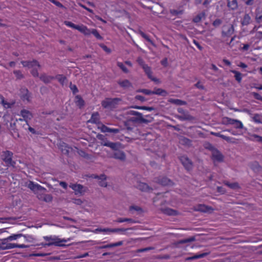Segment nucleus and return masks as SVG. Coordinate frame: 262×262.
<instances>
[{
  "label": "nucleus",
  "mask_w": 262,
  "mask_h": 262,
  "mask_svg": "<svg viewBox=\"0 0 262 262\" xmlns=\"http://www.w3.org/2000/svg\"><path fill=\"white\" fill-rule=\"evenodd\" d=\"M138 188L143 191H147L149 190L148 186L144 183H140L138 185Z\"/></svg>",
  "instance_id": "473e14b6"
},
{
  "label": "nucleus",
  "mask_w": 262,
  "mask_h": 262,
  "mask_svg": "<svg viewBox=\"0 0 262 262\" xmlns=\"http://www.w3.org/2000/svg\"><path fill=\"white\" fill-rule=\"evenodd\" d=\"M224 140H226L227 142L230 143L237 144L238 143L237 139L232 138V137L226 136H225V137L224 138Z\"/></svg>",
  "instance_id": "4c0bfd02"
},
{
  "label": "nucleus",
  "mask_w": 262,
  "mask_h": 262,
  "mask_svg": "<svg viewBox=\"0 0 262 262\" xmlns=\"http://www.w3.org/2000/svg\"><path fill=\"white\" fill-rule=\"evenodd\" d=\"M69 186L75 191L76 195H83L88 190L87 188L80 184H71Z\"/></svg>",
  "instance_id": "0eeeda50"
},
{
  "label": "nucleus",
  "mask_w": 262,
  "mask_h": 262,
  "mask_svg": "<svg viewBox=\"0 0 262 262\" xmlns=\"http://www.w3.org/2000/svg\"><path fill=\"white\" fill-rule=\"evenodd\" d=\"M13 73L15 75L17 79H20L23 78V75L21 72L19 70H15L13 71Z\"/></svg>",
  "instance_id": "09e8293b"
},
{
  "label": "nucleus",
  "mask_w": 262,
  "mask_h": 262,
  "mask_svg": "<svg viewBox=\"0 0 262 262\" xmlns=\"http://www.w3.org/2000/svg\"><path fill=\"white\" fill-rule=\"evenodd\" d=\"M20 97L24 100L29 101L30 100V95L29 94L28 91L27 89L25 88H23L20 90Z\"/></svg>",
  "instance_id": "412c9836"
},
{
  "label": "nucleus",
  "mask_w": 262,
  "mask_h": 262,
  "mask_svg": "<svg viewBox=\"0 0 262 262\" xmlns=\"http://www.w3.org/2000/svg\"><path fill=\"white\" fill-rule=\"evenodd\" d=\"M75 102L76 104L80 107H82L84 105V101L79 96H76L75 97Z\"/></svg>",
  "instance_id": "c9c22d12"
},
{
  "label": "nucleus",
  "mask_w": 262,
  "mask_h": 262,
  "mask_svg": "<svg viewBox=\"0 0 262 262\" xmlns=\"http://www.w3.org/2000/svg\"><path fill=\"white\" fill-rule=\"evenodd\" d=\"M137 61L139 63V64L142 66V68H143L144 66L147 65L144 63L143 60L141 57H138L137 60Z\"/></svg>",
  "instance_id": "680f3d73"
},
{
  "label": "nucleus",
  "mask_w": 262,
  "mask_h": 262,
  "mask_svg": "<svg viewBox=\"0 0 262 262\" xmlns=\"http://www.w3.org/2000/svg\"><path fill=\"white\" fill-rule=\"evenodd\" d=\"M39 199L42 200L46 202H50L52 200V196L50 194H45L43 197L39 198Z\"/></svg>",
  "instance_id": "a19ab883"
},
{
  "label": "nucleus",
  "mask_w": 262,
  "mask_h": 262,
  "mask_svg": "<svg viewBox=\"0 0 262 262\" xmlns=\"http://www.w3.org/2000/svg\"><path fill=\"white\" fill-rule=\"evenodd\" d=\"M231 72L235 74V78L238 82H240L242 80V74L235 70H232Z\"/></svg>",
  "instance_id": "ea45409f"
},
{
  "label": "nucleus",
  "mask_w": 262,
  "mask_h": 262,
  "mask_svg": "<svg viewBox=\"0 0 262 262\" xmlns=\"http://www.w3.org/2000/svg\"><path fill=\"white\" fill-rule=\"evenodd\" d=\"M95 179H98L99 184L102 187H106L107 185L106 181V177L104 174H101L100 176H96L94 177Z\"/></svg>",
  "instance_id": "dca6fc26"
},
{
  "label": "nucleus",
  "mask_w": 262,
  "mask_h": 262,
  "mask_svg": "<svg viewBox=\"0 0 262 262\" xmlns=\"http://www.w3.org/2000/svg\"><path fill=\"white\" fill-rule=\"evenodd\" d=\"M145 73L147 75L149 78H150L151 80L154 81H158V79L154 77L152 75V71L151 70V69L149 67H148L147 65L144 66L143 68Z\"/></svg>",
  "instance_id": "aec40b11"
},
{
  "label": "nucleus",
  "mask_w": 262,
  "mask_h": 262,
  "mask_svg": "<svg viewBox=\"0 0 262 262\" xmlns=\"http://www.w3.org/2000/svg\"><path fill=\"white\" fill-rule=\"evenodd\" d=\"M258 28L255 27L253 30L251 31V33H253L256 32L255 37L257 39H262V31H258Z\"/></svg>",
  "instance_id": "7c9ffc66"
},
{
  "label": "nucleus",
  "mask_w": 262,
  "mask_h": 262,
  "mask_svg": "<svg viewBox=\"0 0 262 262\" xmlns=\"http://www.w3.org/2000/svg\"><path fill=\"white\" fill-rule=\"evenodd\" d=\"M235 38V36L232 37L231 38L230 42L227 43L228 45L229 46V47L230 48H232L233 47H234L236 43H237V41H236V42H234Z\"/></svg>",
  "instance_id": "603ef678"
},
{
  "label": "nucleus",
  "mask_w": 262,
  "mask_h": 262,
  "mask_svg": "<svg viewBox=\"0 0 262 262\" xmlns=\"http://www.w3.org/2000/svg\"><path fill=\"white\" fill-rule=\"evenodd\" d=\"M40 79L45 83H48L50 82L54 79V77L51 76L43 74L40 76Z\"/></svg>",
  "instance_id": "bb28decb"
},
{
  "label": "nucleus",
  "mask_w": 262,
  "mask_h": 262,
  "mask_svg": "<svg viewBox=\"0 0 262 262\" xmlns=\"http://www.w3.org/2000/svg\"><path fill=\"white\" fill-rule=\"evenodd\" d=\"M116 221L118 223H123L124 222H134L132 219L127 218H119Z\"/></svg>",
  "instance_id": "3c124183"
},
{
  "label": "nucleus",
  "mask_w": 262,
  "mask_h": 262,
  "mask_svg": "<svg viewBox=\"0 0 262 262\" xmlns=\"http://www.w3.org/2000/svg\"><path fill=\"white\" fill-rule=\"evenodd\" d=\"M228 6L232 10H235L237 8V3L236 0H228Z\"/></svg>",
  "instance_id": "c756f323"
},
{
  "label": "nucleus",
  "mask_w": 262,
  "mask_h": 262,
  "mask_svg": "<svg viewBox=\"0 0 262 262\" xmlns=\"http://www.w3.org/2000/svg\"><path fill=\"white\" fill-rule=\"evenodd\" d=\"M64 24L69 27L77 30L83 34H88V27L83 25H76L69 21H64Z\"/></svg>",
  "instance_id": "39448f33"
},
{
  "label": "nucleus",
  "mask_w": 262,
  "mask_h": 262,
  "mask_svg": "<svg viewBox=\"0 0 262 262\" xmlns=\"http://www.w3.org/2000/svg\"><path fill=\"white\" fill-rule=\"evenodd\" d=\"M88 34H83L84 35H90L91 34H93L97 39H102V36L99 34L98 32L96 29H90L88 28Z\"/></svg>",
  "instance_id": "4be33fe9"
},
{
  "label": "nucleus",
  "mask_w": 262,
  "mask_h": 262,
  "mask_svg": "<svg viewBox=\"0 0 262 262\" xmlns=\"http://www.w3.org/2000/svg\"><path fill=\"white\" fill-rule=\"evenodd\" d=\"M159 183L162 185H170L172 184V182L166 178H163L159 181Z\"/></svg>",
  "instance_id": "e433bc0d"
},
{
  "label": "nucleus",
  "mask_w": 262,
  "mask_h": 262,
  "mask_svg": "<svg viewBox=\"0 0 262 262\" xmlns=\"http://www.w3.org/2000/svg\"><path fill=\"white\" fill-rule=\"evenodd\" d=\"M249 139L254 142L262 143V137L256 134H249Z\"/></svg>",
  "instance_id": "393cba45"
},
{
  "label": "nucleus",
  "mask_w": 262,
  "mask_h": 262,
  "mask_svg": "<svg viewBox=\"0 0 262 262\" xmlns=\"http://www.w3.org/2000/svg\"><path fill=\"white\" fill-rule=\"evenodd\" d=\"M221 24V20L219 19H217L215 20L213 23V25L215 27H217V26H220Z\"/></svg>",
  "instance_id": "774afa93"
},
{
  "label": "nucleus",
  "mask_w": 262,
  "mask_h": 262,
  "mask_svg": "<svg viewBox=\"0 0 262 262\" xmlns=\"http://www.w3.org/2000/svg\"><path fill=\"white\" fill-rule=\"evenodd\" d=\"M161 211L163 213L169 215H175L177 214L176 210L169 208H163Z\"/></svg>",
  "instance_id": "b1692460"
},
{
  "label": "nucleus",
  "mask_w": 262,
  "mask_h": 262,
  "mask_svg": "<svg viewBox=\"0 0 262 262\" xmlns=\"http://www.w3.org/2000/svg\"><path fill=\"white\" fill-rule=\"evenodd\" d=\"M128 114L132 115L137 116L139 117H141L142 116V114L138 112L134 111H130L128 112Z\"/></svg>",
  "instance_id": "4d7b16f0"
},
{
  "label": "nucleus",
  "mask_w": 262,
  "mask_h": 262,
  "mask_svg": "<svg viewBox=\"0 0 262 262\" xmlns=\"http://www.w3.org/2000/svg\"><path fill=\"white\" fill-rule=\"evenodd\" d=\"M59 147L62 152L65 155L69 154L72 150V148L64 142L60 143L59 144Z\"/></svg>",
  "instance_id": "2eb2a0df"
},
{
  "label": "nucleus",
  "mask_w": 262,
  "mask_h": 262,
  "mask_svg": "<svg viewBox=\"0 0 262 262\" xmlns=\"http://www.w3.org/2000/svg\"><path fill=\"white\" fill-rule=\"evenodd\" d=\"M252 95L254 97V98H256V99L262 101V97L260 95H259L258 93L253 92V93H252Z\"/></svg>",
  "instance_id": "338daca9"
},
{
  "label": "nucleus",
  "mask_w": 262,
  "mask_h": 262,
  "mask_svg": "<svg viewBox=\"0 0 262 262\" xmlns=\"http://www.w3.org/2000/svg\"><path fill=\"white\" fill-rule=\"evenodd\" d=\"M114 157L117 159L124 160L125 159V155L123 151H117L115 152V154L114 155Z\"/></svg>",
  "instance_id": "a878e982"
},
{
  "label": "nucleus",
  "mask_w": 262,
  "mask_h": 262,
  "mask_svg": "<svg viewBox=\"0 0 262 262\" xmlns=\"http://www.w3.org/2000/svg\"><path fill=\"white\" fill-rule=\"evenodd\" d=\"M49 1H50L51 3H53L54 4H55L56 6H57L58 7L62 8H64V6L62 5V4L59 2H57L55 0H49Z\"/></svg>",
  "instance_id": "13d9d810"
},
{
  "label": "nucleus",
  "mask_w": 262,
  "mask_h": 262,
  "mask_svg": "<svg viewBox=\"0 0 262 262\" xmlns=\"http://www.w3.org/2000/svg\"><path fill=\"white\" fill-rule=\"evenodd\" d=\"M224 183L231 189H236L239 188V185L237 183H230L228 182H225Z\"/></svg>",
  "instance_id": "58836bf2"
},
{
  "label": "nucleus",
  "mask_w": 262,
  "mask_h": 262,
  "mask_svg": "<svg viewBox=\"0 0 262 262\" xmlns=\"http://www.w3.org/2000/svg\"><path fill=\"white\" fill-rule=\"evenodd\" d=\"M20 114L26 122V125L28 126V121L32 118V114L29 111L26 110H21Z\"/></svg>",
  "instance_id": "4468645a"
},
{
  "label": "nucleus",
  "mask_w": 262,
  "mask_h": 262,
  "mask_svg": "<svg viewBox=\"0 0 262 262\" xmlns=\"http://www.w3.org/2000/svg\"><path fill=\"white\" fill-rule=\"evenodd\" d=\"M101 145L110 147L114 150H117L120 148V144L118 143H114L110 141L102 143Z\"/></svg>",
  "instance_id": "f3484780"
},
{
  "label": "nucleus",
  "mask_w": 262,
  "mask_h": 262,
  "mask_svg": "<svg viewBox=\"0 0 262 262\" xmlns=\"http://www.w3.org/2000/svg\"><path fill=\"white\" fill-rule=\"evenodd\" d=\"M234 29L231 24H226L223 26L222 35L223 37H229L233 34Z\"/></svg>",
  "instance_id": "1a4fd4ad"
},
{
  "label": "nucleus",
  "mask_w": 262,
  "mask_h": 262,
  "mask_svg": "<svg viewBox=\"0 0 262 262\" xmlns=\"http://www.w3.org/2000/svg\"><path fill=\"white\" fill-rule=\"evenodd\" d=\"M205 17L204 13L198 14L196 17L193 18V21L195 23H198L201 20V19Z\"/></svg>",
  "instance_id": "49530a36"
},
{
  "label": "nucleus",
  "mask_w": 262,
  "mask_h": 262,
  "mask_svg": "<svg viewBox=\"0 0 262 262\" xmlns=\"http://www.w3.org/2000/svg\"><path fill=\"white\" fill-rule=\"evenodd\" d=\"M252 120L253 122L258 124H262V115L259 114H254L252 115Z\"/></svg>",
  "instance_id": "5701e85b"
},
{
  "label": "nucleus",
  "mask_w": 262,
  "mask_h": 262,
  "mask_svg": "<svg viewBox=\"0 0 262 262\" xmlns=\"http://www.w3.org/2000/svg\"><path fill=\"white\" fill-rule=\"evenodd\" d=\"M27 187L32 190L34 192L37 193L38 191H44L46 189L38 184L34 183L30 181L27 184Z\"/></svg>",
  "instance_id": "9b49d317"
},
{
  "label": "nucleus",
  "mask_w": 262,
  "mask_h": 262,
  "mask_svg": "<svg viewBox=\"0 0 262 262\" xmlns=\"http://www.w3.org/2000/svg\"><path fill=\"white\" fill-rule=\"evenodd\" d=\"M255 19L257 22L262 21V14H259L258 12L256 13Z\"/></svg>",
  "instance_id": "bf43d9fd"
},
{
  "label": "nucleus",
  "mask_w": 262,
  "mask_h": 262,
  "mask_svg": "<svg viewBox=\"0 0 262 262\" xmlns=\"http://www.w3.org/2000/svg\"><path fill=\"white\" fill-rule=\"evenodd\" d=\"M13 249V243H10L7 238L0 239V250Z\"/></svg>",
  "instance_id": "9d476101"
},
{
  "label": "nucleus",
  "mask_w": 262,
  "mask_h": 262,
  "mask_svg": "<svg viewBox=\"0 0 262 262\" xmlns=\"http://www.w3.org/2000/svg\"><path fill=\"white\" fill-rule=\"evenodd\" d=\"M180 160L186 169L190 170L192 168V163L187 157L185 156H181Z\"/></svg>",
  "instance_id": "ddd939ff"
},
{
  "label": "nucleus",
  "mask_w": 262,
  "mask_h": 262,
  "mask_svg": "<svg viewBox=\"0 0 262 262\" xmlns=\"http://www.w3.org/2000/svg\"><path fill=\"white\" fill-rule=\"evenodd\" d=\"M152 93L153 94H157L159 95H165L166 94V91L161 89H157L152 91Z\"/></svg>",
  "instance_id": "37998d69"
},
{
  "label": "nucleus",
  "mask_w": 262,
  "mask_h": 262,
  "mask_svg": "<svg viewBox=\"0 0 262 262\" xmlns=\"http://www.w3.org/2000/svg\"><path fill=\"white\" fill-rule=\"evenodd\" d=\"M194 210L198 211H201L206 213H211L213 211V209L208 206L204 204H199L195 207Z\"/></svg>",
  "instance_id": "f8f14e48"
},
{
  "label": "nucleus",
  "mask_w": 262,
  "mask_h": 262,
  "mask_svg": "<svg viewBox=\"0 0 262 262\" xmlns=\"http://www.w3.org/2000/svg\"><path fill=\"white\" fill-rule=\"evenodd\" d=\"M22 237H24L26 242L33 243L34 241V238L32 235L23 234Z\"/></svg>",
  "instance_id": "79ce46f5"
},
{
  "label": "nucleus",
  "mask_w": 262,
  "mask_h": 262,
  "mask_svg": "<svg viewBox=\"0 0 262 262\" xmlns=\"http://www.w3.org/2000/svg\"><path fill=\"white\" fill-rule=\"evenodd\" d=\"M120 130L118 128H111L108 127V133H112L113 134H117L119 133Z\"/></svg>",
  "instance_id": "052dcab7"
},
{
  "label": "nucleus",
  "mask_w": 262,
  "mask_h": 262,
  "mask_svg": "<svg viewBox=\"0 0 262 262\" xmlns=\"http://www.w3.org/2000/svg\"><path fill=\"white\" fill-rule=\"evenodd\" d=\"M99 121V116L98 113H95L92 114L91 119L89 120V122L93 123H97Z\"/></svg>",
  "instance_id": "cd10ccee"
},
{
  "label": "nucleus",
  "mask_w": 262,
  "mask_h": 262,
  "mask_svg": "<svg viewBox=\"0 0 262 262\" xmlns=\"http://www.w3.org/2000/svg\"><path fill=\"white\" fill-rule=\"evenodd\" d=\"M205 147L206 149H208L211 151L212 152L213 151V149H216L214 146H213L211 144L207 143L205 144Z\"/></svg>",
  "instance_id": "6e6d98bb"
},
{
  "label": "nucleus",
  "mask_w": 262,
  "mask_h": 262,
  "mask_svg": "<svg viewBox=\"0 0 262 262\" xmlns=\"http://www.w3.org/2000/svg\"><path fill=\"white\" fill-rule=\"evenodd\" d=\"M169 102L178 105H183L186 104L185 101L178 99H170Z\"/></svg>",
  "instance_id": "2f4dec72"
},
{
  "label": "nucleus",
  "mask_w": 262,
  "mask_h": 262,
  "mask_svg": "<svg viewBox=\"0 0 262 262\" xmlns=\"http://www.w3.org/2000/svg\"><path fill=\"white\" fill-rule=\"evenodd\" d=\"M29 246L28 245H26L24 244H17L15 243H13V249L16 248H28Z\"/></svg>",
  "instance_id": "8fccbe9b"
},
{
  "label": "nucleus",
  "mask_w": 262,
  "mask_h": 262,
  "mask_svg": "<svg viewBox=\"0 0 262 262\" xmlns=\"http://www.w3.org/2000/svg\"><path fill=\"white\" fill-rule=\"evenodd\" d=\"M251 21V17L249 14H245L243 18L242 19L241 23L243 26H246L250 24Z\"/></svg>",
  "instance_id": "c85d7f7f"
},
{
  "label": "nucleus",
  "mask_w": 262,
  "mask_h": 262,
  "mask_svg": "<svg viewBox=\"0 0 262 262\" xmlns=\"http://www.w3.org/2000/svg\"><path fill=\"white\" fill-rule=\"evenodd\" d=\"M138 92H142L146 95H151L153 94L152 91H151L150 90H147V89H142V90H139L138 91Z\"/></svg>",
  "instance_id": "5fc2aeb1"
},
{
  "label": "nucleus",
  "mask_w": 262,
  "mask_h": 262,
  "mask_svg": "<svg viewBox=\"0 0 262 262\" xmlns=\"http://www.w3.org/2000/svg\"><path fill=\"white\" fill-rule=\"evenodd\" d=\"M3 106L6 108H10L11 105H12V104L11 103H10L9 102H6L5 100H4V102H3V103L2 104Z\"/></svg>",
  "instance_id": "69168bd1"
},
{
  "label": "nucleus",
  "mask_w": 262,
  "mask_h": 262,
  "mask_svg": "<svg viewBox=\"0 0 262 262\" xmlns=\"http://www.w3.org/2000/svg\"><path fill=\"white\" fill-rule=\"evenodd\" d=\"M118 84L123 89H127L132 86V83L127 79L119 80L118 81Z\"/></svg>",
  "instance_id": "6ab92c4d"
},
{
  "label": "nucleus",
  "mask_w": 262,
  "mask_h": 262,
  "mask_svg": "<svg viewBox=\"0 0 262 262\" xmlns=\"http://www.w3.org/2000/svg\"><path fill=\"white\" fill-rule=\"evenodd\" d=\"M100 47L106 53H110L111 52V50L110 48H107L106 46H105L103 44H101V45H100Z\"/></svg>",
  "instance_id": "e2e57ef3"
},
{
  "label": "nucleus",
  "mask_w": 262,
  "mask_h": 262,
  "mask_svg": "<svg viewBox=\"0 0 262 262\" xmlns=\"http://www.w3.org/2000/svg\"><path fill=\"white\" fill-rule=\"evenodd\" d=\"M117 66L125 73H128L129 71L125 66L121 62H117Z\"/></svg>",
  "instance_id": "a18cd8bd"
},
{
  "label": "nucleus",
  "mask_w": 262,
  "mask_h": 262,
  "mask_svg": "<svg viewBox=\"0 0 262 262\" xmlns=\"http://www.w3.org/2000/svg\"><path fill=\"white\" fill-rule=\"evenodd\" d=\"M56 78L58 80V81L61 83L62 84H64V83L66 81V78L65 76L62 75H58L56 77Z\"/></svg>",
  "instance_id": "c03bdc74"
},
{
  "label": "nucleus",
  "mask_w": 262,
  "mask_h": 262,
  "mask_svg": "<svg viewBox=\"0 0 262 262\" xmlns=\"http://www.w3.org/2000/svg\"><path fill=\"white\" fill-rule=\"evenodd\" d=\"M127 229L124 228H116V229H111V232H118L120 231H125Z\"/></svg>",
  "instance_id": "0e129e2a"
},
{
  "label": "nucleus",
  "mask_w": 262,
  "mask_h": 262,
  "mask_svg": "<svg viewBox=\"0 0 262 262\" xmlns=\"http://www.w3.org/2000/svg\"><path fill=\"white\" fill-rule=\"evenodd\" d=\"M130 107L138 109V110H146L148 111H151L154 110V108L152 107H147V106H132Z\"/></svg>",
  "instance_id": "f704fd0d"
},
{
  "label": "nucleus",
  "mask_w": 262,
  "mask_h": 262,
  "mask_svg": "<svg viewBox=\"0 0 262 262\" xmlns=\"http://www.w3.org/2000/svg\"><path fill=\"white\" fill-rule=\"evenodd\" d=\"M223 121L225 123L227 124L234 125V128L236 129H242L244 128V125L243 123L241 121L237 119L226 117L224 118Z\"/></svg>",
  "instance_id": "423d86ee"
},
{
  "label": "nucleus",
  "mask_w": 262,
  "mask_h": 262,
  "mask_svg": "<svg viewBox=\"0 0 262 262\" xmlns=\"http://www.w3.org/2000/svg\"><path fill=\"white\" fill-rule=\"evenodd\" d=\"M43 238L45 241L48 242V243L40 244V245L44 247H49L52 245L59 247H65L66 245L64 244L63 243H66L71 240V238H68L67 239H61L55 235L45 236Z\"/></svg>",
  "instance_id": "f257e3e1"
},
{
  "label": "nucleus",
  "mask_w": 262,
  "mask_h": 262,
  "mask_svg": "<svg viewBox=\"0 0 262 262\" xmlns=\"http://www.w3.org/2000/svg\"><path fill=\"white\" fill-rule=\"evenodd\" d=\"M98 128L101 130L102 133H106L108 132V127L103 124H100L98 126Z\"/></svg>",
  "instance_id": "de8ad7c7"
},
{
  "label": "nucleus",
  "mask_w": 262,
  "mask_h": 262,
  "mask_svg": "<svg viewBox=\"0 0 262 262\" xmlns=\"http://www.w3.org/2000/svg\"><path fill=\"white\" fill-rule=\"evenodd\" d=\"M23 236V234H13L10 235L8 237H7V238L8 239V241L10 242V241H12L16 240L18 238H19V237H22Z\"/></svg>",
  "instance_id": "72a5a7b5"
},
{
  "label": "nucleus",
  "mask_w": 262,
  "mask_h": 262,
  "mask_svg": "<svg viewBox=\"0 0 262 262\" xmlns=\"http://www.w3.org/2000/svg\"><path fill=\"white\" fill-rule=\"evenodd\" d=\"M179 112L182 113L180 116V119L182 120H191L193 119V117L190 116L188 113H185L182 109L179 108Z\"/></svg>",
  "instance_id": "a211bd4d"
},
{
  "label": "nucleus",
  "mask_w": 262,
  "mask_h": 262,
  "mask_svg": "<svg viewBox=\"0 0 262 262\" xmlns=\"http://www.w3.org/2000/svg\"><path fill=\"white\" fill-rule=\"evenodd\" d=\"M111 232V228H97L95 230V232Z\"/></svg>",
  "instance_id": "864d4df0"
},
{
  "label": "nucleus",
  "mask_w": 262,
  "mask_h": 262,
  "mask_svg": "<svg viewBox=\"0 0 262 262\" xmlns=\"http://www.w3.org/2000/svg\"><path fill=\"white\" fill-rule=\"evenodd\" d=\"M13 153L10 151H3L2 157L3 160L8 166L14 167L15 162L12 160Z\"/></svg>",
  "instance_id": "20e7f679"
},
{
  "label": "nucleus",
  "mask_w": 262,
  "mask_h": 262,
  "mask_svg": "<svg viewBox=\"0 0 262 262\" xmlns=\"http://www.w3.org/2000/svg\"><path fill=\"white\" fill-rule=\"evenodd\" d=\"M120 101V98H106L102 101L101 104L103 107L112 110L115 108Z\"/></svg>",
  "instance_id": "7ed1b4c3"
},
{
  "label": "nucleus",
  "mask_w": 262,
  "mask_h": 262,
  "mask_svg": "<svg viewBox=\"0 0 262 262\" xmlns=\"http://www.w3.org/2000/svg\"><path fill=\"white\" fill-rule=\"evenodd\" d=\"M211 157L215 164L223 162L224 160V156L217 149H213V151L211 152Z\"/></svg>",
  "instance_id": "6e6552de"
},
{
  "label": "nucleus",
  "mask_w": 262,
  "mask_h": 262,
  "mask_svg": "<svg viewBox=\"0 0 262 262\" xmlns=\"http://www.w3.org/2000/svg\"><path fill=\"white\" fill-rule=\"evenodd\" d=\"M21 63L25 67H28L29 68L33 69L31 71V73L33 76L37 77L38 76L37 69L40 68V65L37 61H22Z\"/></svg>",
  "instance_id": "f03ea898"
}]
</instances>
